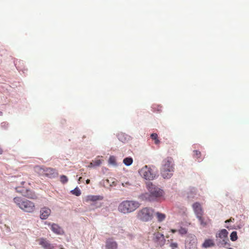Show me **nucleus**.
<instances>
[{"instance_id":"nucleus-31","label":"nucleus","mask_w":249,"mask_h":249,"mask_svg":"<svg viewBox=\"0 0 249 249\" xmlns=\"http://www.w3.org/2000/svg\"><path fill=\"white\" fill-rule=\"evenodd\" d=\"M170 247L172 248H177L178 247V245L177 243H172L170 245Z\"/></svg>"},{"instance_id":"nucleus-23","label":"nucleus","mask_w":249,"mask_h":249,"mask_svg":"<svg viewBox=\"0 0 249 249\" xmlns=\"http://www.w3.org/2000/svg\"><path fill=\"white\" fill-rule=\"evenodd\" d=\"M108 163H109V164L113 165H116L117 163L116 162L115 157H114L113 156H110L109 160H108Z\"/></svg>"},{"instance_id":"nucleus-33","label":"nucleus","mask_w":249,"mask_h":249,"mask_svg":"<svg viewBox=\"0 0 249 249\" xmlns=\"http://www.w3.org/2000/svg\"><path fill=\"white\" fill-rule=\"evenodd\" d=\"M94 165V163L93 162V161H92V162H91L89 164V167H94V166H93Z\"/></svg>"},{"instance_id":"nucleus-34","label":"nucleus","mask_w":249,"mask_h":249,"mask_svg":"<svg viewBox=\"0 0 249 249\" xmlns=\"http://www.w3.org/2000/svg\"><path fill=\"white\" fill-rule=\"evenodd\" d=\"M171 231L172 233H175L176 232L178 231V230H175V229H171Z\"/></svg>"},{"instance_id":"nucleus-27","label":"nucleus","mask_w":249,"mask_h":249,"mask_svg":"<svg viewBox=\"0 0 249 249\" xmlns=\"http://www.w3.org/2000/svg\"><path fill=\"white\" fill-rule=\"evenodd\" d=\"M231 240L235 241L237 239V235L236 231H232L230 235Z\"/></svg>"},{"instance_id":"nucleus-22","label":"nucleus","mask_w":249,"mask_h":249,"mask_svg":"<svg viewBox=\"0 0 249 249\" xmlns=\"http://www.w3.org/2000/svg\"><path fill=\"white\" fill-rule=\"evenodd\" d=\"M152 107L154 112H160L162 110V107L158 105H153Z\"/></svg>"},{"instance_id":"nucleus-25","label":"nucleus","mask_w":249,"mask_h":249,"mask_svg":"<svg viewBox=\"0 0 249 249\" xmlns=\"http://www.w3.org/2000/svg\"><path fill=\"white\" fill-rule=\"evenodd\" d=\"M71 192L72 194L76 196H79L81 194L80 190L78 187H76L74 189L71 190Z\"/></svg>"},{"instance_id":"nucleus-17","label":"nucleus","mask_w":249,"mask_h":249,"mask_svg":"<svg viewBox=\"0 0 249 249\" xmlns=\"http://www.w3.org/2000/svg\"><path fill=\"white\" fill-rule=\"evenodd\" d=\"M103 199V197L101 196L89 195L86 197L85 201L86 202H89L90 201L95 202L98 200H101Z\"/></svg>"},{"instance_id":"nucleus-11","label":"nucleus","mask_w":249,"mask_h":249,"mask_svg":"<svg viewBox=\"0 0 249 249\" xmlns=\"http://www.w3.org/2000/svg\"><path fill=\"white\" fill-rule=\"evenodd\" d=\"M39 244L44 249H53L54 246L51 244L46 239L41 238L38 240Z\"/></svg>"},{"instance_id":"nucleus-32","label":"nucleus","mask_w":249,"mask_h":249,"mask_svg":"<svg viewBox=\"0 0 249 249\" xmlns=\"http://www.w3.org/2000/svg\"><path fill=\"white\" fill-rule=\"evenodd\" d=\"M234 218H231L230 219H228V220H227L226 221H225V223H229V222H233L234 221Z\"/></svg>"},{"instance_id":"nucleus-1","label":"nucleus","mask_w":249,"mask_h":249,"mask_svg":"<svg viewBox=\"0 0 249 249\" xmlns=\"http://www.w3.org/2000/svg\"><path fill=\"white\" fill-rule=\"evenodd\" d=\"M140 206V204L136 201L124 200L118 206V210L124 214L130 213L135 211Z\"/></svg>"},{"instance_id":"nucleus-19","label":"nucleus","mask_w":249,"mask_h":249,"mask_svg":"<svg viewBox=\"0 0 249 249\" xmlns=\"http://www.w3.org/2000/svg\"><path fill=\"white\" fill-rule=\"evenodd\" d=\"M46 168L44 166H36L35 167V170L39 175L45 176Z\"/></svg>"},{"instance_id":"nucleus-6","label":"nucleus","mask_w":249,"mask_h":249,"mask_svg":"<svg viewBox=\"0 0 249 249\" xmlns=\"http://www.w3.org/2000/svg\"><path fill=\"white\" fill-rule=\"evenodd\" d=\"M139 174L146 179L152 180L155 177V174L153 170L147 165H145L140 170Z\"/></svg>"},{"instance_id":"nucleus-24","label":"nucleus","mask_w":249,"mask_h":249,"mask_svg":"<svg viewBox=\"0 0 249 249\" xmlns=\"http://www.w3.org/2000/svg\"><path fill=\"white\" fill-rule=\"evenodd\" d=\"M158 135L156 133H152L151 135V138L153 140L155 141V143L158 144L160 143V141L158 138Z\"/></svg>"},{"instance_id":"nucleus-26","label":"nucleus","mask_w":249,"mask_h":249,"mask_svg":"<svg viewBox=\"0 0 249 249\" xmlns=\"http://www.w3.org/2000/svg\"><path fill=\"white\" fill-rule=\"evenodd\" d=\"M92 161L94 163L93 166H99L102 163L103 160L99 159L98 157L96 158L94 160H93Z\"/></svg>"},{"instance_id":"nucleus-16","label":"nucleus","mask_w":249,"mask_h":249,"mask_svg":"<svg viewBox=\"0 0 249 249\" xmlns=\"http://www.w3.org/2000/svg\"><path fill=\"white\" fill-rule=\"evenodd\" d=\"M51 210L47 207H44L40 210V218L42 219H46L51 214Z\"/></svg>"},{"instance_id":"nucleus-15","label":"nucleus","mask_w":249,"mask_h":249,"mask_svg":"<svg viewBox=\"0 0 249 249\" xmlns=\"http://www.w3.org/2000/svg\"><path fill=\"white\" fill-rule=\"evenodd\" d=\"M48 225L51 226V229L54 233L60 235L64 233L63 230L58 225L54 223L52 224L49 223Z\"/></svg>"},{"instance_id":"nucleus-37","label":"nucleus","mask_w":249,"mask_h":249,"mask_svg":"<svg viewBox=\"0 0 249 249\" xmlns=\"http://www.w3.org/2000/svg\"><path fill=\"white\" fill-rule=\"evenodd\" d=\"M60 249H64L62 246H60Z\"/></svg>"},{"instance_id":"nucleus-36","label":"nucleus","mask_w":249,"mask_h":249,"mask_svg":"<svg viewBox=\"0 0 249 249\" xmlns=\"http://www.w3.org/2000/svg\"><path fill=\"white\" fill-rule=\"evenodd\" d=\"M2 149L0 147V154H1L2 153Z\"/></svg>"},{"instance_id":"nucleus-14","label":"nucleus","mask_w":249,"mask_h":249,"mask_svg":"<svg viewBox=\"0 0 249 249\" xmlns=\"http://www.w3.org/2000/svg\"><path fill=\"white\" fill-rule=\"evenodd\" d=\"M118 244L117 242L114 241L112 238H108L106 242V249H117Z\"/></svg>"},{"instance_id":"nucleus-7","label":"nucleus","mask_w":249,"mask_h":249,"mask_svg":"<svg viewBox=\"0 0 249 249\" xmlns=\"http://www.w3.org/2000/svg\"><path fill=\"white\" fill-rule=\"evenodd\" d=\"M16 189L17 190V192L21 193L22 195V196L28 198L32 199H36L37 198L35 192L32 190L25 189L24 188H21L19 187L16 188Z\"/></svg>"},{"instance_id":"nucleus-4","label":"nucleus","mask_w":249,"mask_h":249,"mask_svg":"<svg viewBox=\"0 0 249 249\" xmlns=\"http://www.w3.org/2000/svg\"><path fill=\"white\" fill-rule=\"evenodd\" d=\"M173 171V159L168 157L162 161V165L161 169V174L164 178H169L172 175Z\"/></svg>"},{"instance_id":"nucleus-29","label":"nucleus","mask_w":249,"mask_h":249,"mask_svg":"<svg viewBox=\"0 0 249 249\" xmlns=\"http://www.w3.org/2000/svg\"><path fill=\"white\" fill-rule=\"evenodd\" d=\"M178 231L180 234L184 235L187 233V230L184 228L181 227L178 230Z\"/></svg>"},{"instance_id":"nucleus-30","label":"nucleus","mask_w":249,"mask_h":249,"mask_svg":"<svg viewBox=\"0 0 249 249\" xmlns=\"http://www.w3.org/2000/svg\"><path fill=\"white\" fill-rule=\"evenodd\" d=\"M60 181L63 183L65 184L68 181L67 177L65 175H62L60 176Z\"/></svg>"},{"instance_id":"nucleus-13","label":"nucleus","mask_w":249,"mask_h":249,"mask_svg":"<svg viewBox=\"0 0 249 249\" xmlns=\"http://www.w3.org/2000/svg\"><path fill=\"white\" fill-rule=\"evenodd\" d=\"M57 176L58 173L56 169L50 167L46 168V177H48L49 178H53L57 177Z\"/></svg>"},{"instance_id":"nucleus-3","label":"nucleus","mask_w":249,"mask_h":249,"mask_svg":"<svg viewBox=\"0 0 249 249\" xmlns=\"http://www.w3.org/2000/svg\"><path fill=\"white\" fill-rule=\"evenodd\" d=\"M14 202L23 211L27 213H32L35 210L34 203L27 199H24L20 197H15Z\"/></svg>"},{"instance_id":"nucleus-12","label":"nucleus","mask_w":249,"mask_h":249,"mask_svg":"<svg viewBox=\"0 0 249 249\" xmlns=\"http://www.w3.org/2000/svg\"><path fill=\"white\" fill-rule=\"evenodd\" d=\"M186 249H197V239L195 236L191 237L189 242H187Z\"/></svg>"},{"instance_id":"nucleus-28","label":"nucleus","mask_w":249,"mask_h":249,"mask_svg":"<svg viewBox=\"0 0 249 249\" xmlns=\"http://www.w3.org/2000/svg\"><path fill=\"white\" fill-rule=\"evenodd\" d=\"M194 156L195 158H196L198 161L200 160L201 159L200 158L201 157V153L200 151L198 150H194Z\"/></svg>"},{"instance_id":"nucleus-21","label":"nucleus","mask_w":249,"mask_h":249,"mask_svg":"<svg viewBox=\"0 0 249 249\" xmlns=\"http://www.w3.org/2000/svg\"><path fill=\"white\" fill-rule=\"evenodd\" d=\"M133 162V159L132 158L127 157L125 158L123 160V163L126 166L130 165Z\"/></svg>"},{"instance_id":"nucleus-35","label":"nucleus","mask_w":249,"mask_h":249,"mask_svg":"<svg viewBox=\"0 0 249 249\" xmlns=\"http://www.w3.org/2000/svg\"><path fill=\"white\" fill-rule=\"evenodd\" d=\"M90 182V180L89 179H88L86 180V183L87 184H89Z\"/></svg>"},{"instance_id":"nucleus-18","label":"nucleus","mask_w":249,"mask_h":249,"mask_svg":"<svg viewBox=\"0 0 249 249\" xmlns=\"http://www.w3.org/2000/svg\"><path fill=\"white\" fill-rule=\"evenodd\" d=\"M214 243L212 239H207L205 240L204 243L202 245L203 248H208L214 246Z\"/></svg>"},{"instance_id":"nucleus-10","label":"nucleus","mask_w":249,"mask_h":249,"mask_svg":"<svg viewBox=\"0 0 249 249\" xmlns=\"http://www.w3.org/2000/svg\"><path fill=\"white\" fill-rule=\"evenodd\" d=\"M199 222L201 226L202 227H206L211 223V219L208 217H205L202 215L196 217Z\"/></svg>"},{"instance_id":"nucleus-5","label":"nucleus","mask_w":249,"mask_h":249,"mask_svg":"<svg viewBox=\"0 0 249 249\" xmlns=\"http://www.w3.org/2000/svg\"><path fill=\"white\" fill-rule=\"evenodd\" d=\"M153 210L148 208H143L137 213V217L142 221H148L152 219Z\"/></svg>"},{"instance_id":"nucleus-20","label":"nucleus","mask_w":249,"mask_h":249,"mask_svg":"<svg viewBox=\"0 0 249 249\" xmlns=\"http://www.w3.org/2000/svg\"><path fill=\"white\" fill-rule=\"evenodd\" d=\"M156 215L158 219V220L159 222H161L163 221L166 217L165 214L160 213V212L156 213Z\"/></svg>"},{"instance_id":"nucleus-2","label":"nucleus","mask_w":249,"mask_h":249,"mask_svg":"<svg viewBox=\"0 0 249 249\" xmlns=\"http://www.w3.org/2000/svg\"><path fill=\"white\" fill-rule=\"evenodd\" d=\"M147 188L150 193L148 197V195L145 194L142 196L146 199L149 201L154 200L158 198H160L162 196L163 191L153 185L151 182H148L146 184Z\"/></svg>"},{"instance_id":"nucleus-38","label":"nucleus","mask_w":249,"mask_h":249,"mask_svg":"<svg viewBox=\"0 0 249 249\" xmlns=\"http://www.w3.org/2000/svg\"><path fill=\"white\" fill-rule=\"evenodd\" d=\"M82 179V177H80L79 178V181L81 180V179Z\"/></svg>"},{"instance_id":"nucleus-9","label":"nucleus","mask_w":249,"mask_h":249,"mask_svg":"<svg viewBox=\"0 0 249 249\" xmlns=\"http://www.w3.org/2000/svg\"><path fill=\"white\" fill-rule=\"evenodd\" d=\"M228 232L226 229H222L219 231V233L216 234V237L217 238H219L222 240L221 245H225L228 240Z\"/></svg>"},{"instance_id":"nucleus-39","label":"nucleus","mask_w":249,"mask_h":249,"mask_svg":"<svg viewBox=\"0 0 249 249\" xmlns=\"http://www.w3.org/2000/svg\"><path fill=\"white\" fill-rule=\"evenodd\" d=\"M232 249V248H229V249Z\"/></svg>"},{"instance_id":"nucleus-8","label":"nucleus","mask_w":249,"mask_h":249,"mask_svg":"<svg viewBox=\"0 0 249 249\" xmlns=\"http://www.w3.org/2000/svg\"><path fill=\"white\" fill-rule=\"evenodd\" d=\"M192 207L196 217L204 215V211L201 204L199 202H195Z\"/></svg>"}]
</instances>
